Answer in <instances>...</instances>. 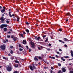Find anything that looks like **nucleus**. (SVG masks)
Masks as SVG:
<instances>
[{"label":"nucleus","mask_w":73,"mask_h":73,"mask_svg":"<svg viewBox=\"0 0 73 73\" xmlns=\"http://www.w3.org/2000/svg\"><path fill=\"white\" fill-rule=\"evenodd\" d=\"M0 20L1 21H4L5 20V18L4 19V17L2 16L1 18H0Z\"/></svg>","instance_id":"5"},{"label":"nucleus","mask_w":73,"mask_h":73,"mask_svg":"<svg viewBox=\"0 0 73 73\" xmlns=\"http://www.w3.org/2000/svg\"><path fill=\"white\" fill-rule=\"evenodd\" d=\"M59 42H62V40H59Z\"/></svg>","instance_id":"57"},{"label":"nucleus","mask_w":73,"mask_h":73,"mask_svg":"<svg viewBox=\"0 0 73 73\" xmlns=\"http://www.w3.org/2000/svg\"><path fill=\"white\" fill-rule=\"evenodd\" d=\"M16 10V11L17 12H19V9H17Z\"/></svg>","instance_id":"42"},{"label":"nucleus","mask_w":73,"mask_h":73,"mask_svg":"<svg viewBox=\"0 0 73 73\" xmlns=\"http://www.w3.org/2000/svg\"><path fill=\"white\" fill-rule=\"evenodd\" d=\"M35 40H37V37L36 36H35Z\"/></svg>","instance_id":"61"},{"label":"nucleus","mask_w":73,"mask_h":73,"mask_svg":"<svg viewBox=\"0 0 73 73\" xmlns=\"http://www.w3.org/2000/svg\"><path fill=\"white\" fill-rule=\"evenodd\" d=\"M50 48H47V50H48V51L50 50Z\"/></svg>","instance_id":"64"},{"label":"nucleus","mask_w":73,"mask_h":73,"mask_svg":"<svg viewBox=\"0 0 73 73\" xmlns=\"http://www.w3.org/2000/svg\"><path fill=\"white\" fill-rule=\"evenodd\" d=\"M9 30L11 33H13V31H12V29H9Z\"/></svg>","instance_id":"32"},{"label":"nucleus","mask_w":73,"mask_h":73,"mask_svg":"<svg viewBox=\"0 0 73 73\" xmlns=\"http://www.w3.org/2000/svg\"><path fill=\"white\" fill-rule=\"evenodd\" d=\"M12 12H9V17H12V16H13V17H15V15H14V14H13L12 15H11V13Z\"/></svg>","instance_id":"3"},{"label":"nucleus","mask_w":73,"mask_h":73,"mask_svg":"<svg viewBox=\"0 0 73 73\" xmlns=\"http://www.w3.org/2000/svg\"><path fill=\"white\" fill-rule=\"evenodd\" d=\"M15 62H16V63H19V62L18 60H15Z\"/></svg>","instance_id":"40"},{"label":"nucleus","mask_w":73,"mask_h":73,"mask_svg":"<svg viewBox=\"0 0 73 73\" xmlns=\"http://www.w3.org/2000/svg\"><path fill=\"white\" fill-rule=\"evenodd\" d=\"M6 69L8 72H10L12 70V68L8 66L7 68Z\"/></svg>","instance_id":"2"},{"label":"nucleus","mask_w":73,"mask_h":73,"mask_svg":"<svg viewBox=\"0 0 73 73\" xmlns=\"http://www.w3.org/2000/svg\"><path fill=\"white\" fill-rule=\"evenodd\" d=\"M69 73H73V70H70Z\"/></svg>","instance_id":"36"},{"label":"nucleus","mask_w":73,"mask_h":73,"mask_svg":"<svg viewBox=\"0 0 73 73\" xmlns=\"http://www.w3.org/2000/svg\"><path fill=\"white\" fill-rule=\"evenodd\" d=\"M6 23H7V24H9V21H6Z\"/></svg>","instance_id":"52"},{"label":"nucleus","mask_w":73,"mask_h":73,"mask_svg":"<svg viewBox=\"0 0 73 73\" xmlns=\"http://www.w3.org/2000/svg\"><path fill=\"white\" fill-rule=\"evenodd\" d=\"M23 34H24V35H25V34H26V33H25V32H23Z\"/></svg>","instance_id":"63"},{"label":"nucleus","mask_w":73,"mask_h":73,"mask_svg":"<svg viewBox=\"0 0 73 73\" xmlns=\"http://www.w3.org/2000/svg\"><path fill=\"white\" fill-rule=\"evenodd\" d=\"M64 40L65 41H67V39L66 38H64Z\"/></svg>","instance_id":"33"},{"label":"nucleus","mask_w":73,"mask_h":73,"mask_svg":"<svg viewBox=\"0 0 73 73\" xmlns=\"http://www.w3.org/2000/svg\"><path fill=\"white\" fill-rule=\"evenodd\" d=\"M48 41V37H47L46 38V40H45V42H46Z\"/></svg>","instance_id":"14"},{"label":"nucleus","mask_w":73,"mask_h":73,"mask_svg":"<svg viewBox=\"0 0 73 73\" xmlns=\"http://www.w3.org/2000/svg\"><path fill=\"white\" fill-rule=\"evenodd\" d=\"M44 69H48V67H46V66H44Z\"/></svg>","instance_id":"28"},{"label":"nucleus","mask_w":73,"mask_h":73,"mask_svg":"<svg viewBox=\"0 0 73 73\" xmlns=\"http://www.w3.org/2000/svg\"><path fill=\"white\" fill-rule=\"evenodd\" d=\"M3 31L4 32H7V28L6 27H5L3 28Z\"/></svg>","instance_id":"8"},{"label":"nucleus","mask_w":73,"mask_h":73,"mask_svg":"<svg viewBox=\"0 0 73 73\" xmlns=\"http://www.w3.org/2000/svg\"><path fill=\"white\" fill-rule=\"evenodd\" d=\"M18 64V66H20V67L21 66V65L20 64V63H18L17 64Z\"/></svg>","instance_id":"39"},{"label":"nucleus","mask_w":73,"mask_h":73,"mask_svg":"<svg viewBox=\"0 0 73 73\" xmlns=\"http://www.w3.org/2000/svg\"><path fill=\"white\" fill-rule=\"evenodd\" d=\"M61 73V70H59L58 72V73Z\"/></svg>","instance_id":"41"},{"label":"nucleus","mask_w":73,"mask_h":73,"mask_svg":"<svg viewBox=\"0 0 73 73\" xmlns=\"http://www.w3.org/2000/svg\"><path fill=\"white\" fill-rule=\"evenodd\" d=\"M58 66H61V64L60 63H58Z\"/></svg>","instance_id":"38"},{"label":"nucleus","mask_w":73,"mask_h":73,"mask_svg":"<svg viewBox=\"0 0 73 73\" xmlns=\"http://www.w3.org/2000/svg\"><path fill=\"white\" fill-rule=\"evenodd\" d=\"M1 12L2 13H3L5 12V9H3L2 10H1Z\"/></svg>","instance_id":"19"},{"label":"nucleus","mask_w":73,"mask_h":73,"mask_svg":"<svg viewBox=\"0 0 73 73\" xmlns=\"http://www.w3.org/2000/svg\"><path fill=\"white\" fill-rule=\"evenodd\" d=\"M66 16H71V14H70V13H68L66 14Z\"/></svg>","instance_id":"9"},{"label":"nucleus","mask_w":73,"mask_h":73,"mask_svg":"<svg viewBox=\"0 0 73 73\" xmlns=\"http://www.w3.org/2000/svg\"><path fill=\"white\" fill-rule=\"evenodd\" d=\"M26 24L27 25H29V24H30V23L28 22H26Z\"/></svg>","instance_id":"44"},{"label":"nucleus","mask_w":73,"mask_h":73,"mask_svg":"<svg viewBox=\"0 0 73 73\" xmlns=\"http://www.w3.org/2000/svg\"><path fill=\"white\" fill-rule=\"evenodd\" d=\"M58 31H59L60 32H61V31H62V29H59Z\"/></svg>","instance_id":"47"},{"label":"nucleus","mask_w":73,"mask_h":73,"mask_svg":"<svg viewBox=\"0 0 73 73\" xmlns=\"http://www.w3.org/2000/svg\"><path fill=\"white\" fill-rule=\"evenodd\" d=\"M2 50H5V45H1L0 46V48H1Z\"/></svg>","instance_id":"1"},{"label":"nucleus","mask_w":73,"mask_h":73,"mask_svg":"<svg viewBox=\"0 0 73 73\" xmlns=\"http://www.w3.org/2000/svg\"><path fill=\"white\" fill-rule=\"evenodd\" d=\"M26 47L27 48V50H28V49H29V48L28 47V46H26Z\"/></svg>","instance_id":"43"},{"label":"nucleus","mask_w":73,"mask_h":73,"mask_svg":"<svg viewBox=\"0 0 73 73\" xmlns=\"http://www.w3.org/2000/svg\"><path fill=\"white\" fill-rule=\"evenodd\" d=\"M38 58V59H40V60L42 59V58H41V57L40 56H39Z\"/></svg>","instance_id":"45"},{"label":"nucleus","mask_w":73,"mask_h":73,"mask_svg":"<svg viewBox=\"0 0 73 73\" xmlns=\"http://www.w3.org/2000/svg\"><path fill=\"white\" fill-rule=\"evenodd\" d=\"M17 38V37H14L13 38V40H14V41H16V39Z\"/></svg>","instance_id":"11"},{"label":"nucleus","mask_w":73,"mask_h":73,"mask_svg":"<svg viewBox=\"0 0 73 73\" xmlns=\"http://www.w3.org/2000/svg\"><path fill=\"white\" fill-rule=\"evenodd\" d=\"M45 37H46V35H44L42 36V37L43 38V39H44V38H45Z\"/></svg>","instance_id":"34"},{"label":"nucleus","mask_w":73,"mask_h":73,"mask_svg":"<svg viewBox=\"0 0 73 73\" xmlns=\"http://www.w3.org/2000/svg\"><path fill=\"white\" fill-rule=\"evenodd\" d=\"M13 73H18L17 71H16L15 72H13Z\"/></svg>","instance_id":"53"},{"label":"nucleus","mask_w":73,"mask_h":73,"mask_svg":"<svg viewBox=\"0 0 73 73\" xmlns=\"http://www.w3.org/2000/svg\"><path fill=\"white\" fill-rule=\"evenodd\" d=\"M3 59H4V60H6V58H5V57H3Z\"/></svg>","instance_id":"55"},{"label":"nucleus","mask_w":73,"mask_h":73,"mask_svg":"<svg viewBox=\"0 0 73 73\" xmlns=\"http://www.w3.org/2000/svg\"><path fill=\"white\" fill-rule=\"evenodd\" d=\"M10 59L11 60H13V59H14V58L13 57H12Z\"/></svg>","instance_id":"50"},{"label":"nucleus","mask_w":73,"mask_h":73,"mask_svg":"<svg viewBox=\"0 0 73 73\" xmlns=\"http://www.w3.org/2000/svg\"><path fill=\"white\" fill-rule=\"evenodd\" d=\"M31 45H35V43L33 42H31Z\"/></svg>","instance_id":"21"},{"label":"nucleus","mask_w":73,"mask_h":73,"mask_svg":"<svg viewBox=\"0 0 73 73\" xmlns=\"http://www.w3.org/2000/svg\"><path fill=\"white\" fill-rule=\"evenodd\" d=\"M8 33H9V34H11V32L10 31H9L8 32Z\"/></svg>","instance_id":"58"},{"label":"nucleus","mask_w":73,"mask_h":73,"mask_svg":"<svg viewBox=\"0 0 73 73\" xmlns=\"http://www.w3.org/2000/svg\"><path fill=\"white\" fill-rule=\"evenodd\" d=\"M31 52V49L29 48V52Z\"/></svg>","instance_id":"51"},{"label":"nucleus","mask_w":73,"mask_h":73,"mask_svg":"<svg viewBox=\"0 0 73 73\" xmlns=\"http://www.w3.org/2000/svg\"><path fill=\"white\" fill-rule=\"evenodd\" d=\"M19 35L20 36H21L22 37H23V34H19Z\"/></svg>","instance_id":"37"},{"label":"nucleus","mask_w":73,"mask_h":73,"mask_svg":"<svg viewBox=\"0 0 73 73\" xmlns=\"http://www.w3.org/2000/svg\"><path fill=\"white\" fill-rule=\"evenodd\" d=\"M3 27H7V24H3Z\"/></svg>","instance_id":"22"},{"label":"nucleus","mask_w":73,"mask_h":73,"mask_svg":"<svg viewBox=\"0 0 73 73\" xmlns=\"http://www.w3.org/2000/svg\"><path fill=\"white\" fill-rule=\"evenodd\" d=\"M7 38H10V37H11V36H10V35H7Z\"/></svg>","instance_id":"35"},{"label":"nucleus","mask_w":73,"mask_h":73,"mask_svg":"<svg viewBox=\"0 0 73 73\" xmlns=\"http://www.w3.org/2000/svg\"><path fill=\"white\" fill-rule=\"evenodd\" d=\"M51 69H52V70H53V67H51Z\"/></svg>","instance_id":"62"},{"label":"nucleus","mask_w":73,"mask_h":73,"mask_svg":"<svg viewBox=\"0 0 73 73\" xmlns=\"http://www.w3.org/2000/svg\"><path fill=\"white\" fill-rule=\"evenodd\" d=\"M59 50L60 52H61V51H62V50H61V49L59 48Z\"/></svg>","instance_id":"56"},{"label":"nucleus","mask_w":73,"mask_h":73,"mask_svg":"<svg viewBox=\"0 0 73 73\" xmlns=\"http://www.w3.org/2000/svg\"><path fill=\"white\" fill-rule=\"evenodd\" d=\"M48 46H51V44L50 43H49L48 44Z\"/></svg>","instance_id":"60"},{"label":"nucleus","mask_w":73,"mask_h":73,"mask_svg":"<svg viewBox=\"0 0 73 73\" xmlns=\"http://www.w3.org/2000/svg\"><path fill=\"white\" fill-rule=\"evenodd\" d=\"M61 59L62 60H63V61H65V60L64 59V57H62L61 58Z\"/></svg>","instance_id":"20"},{"label":"nucleus","mask_w":73,"mask_h":73,"mask_svg":"<svg viewBox=\"0 0 73 73\" xmlns=\"http://www.w3.org/2000/svg\"><path fill=\"white\" fill-rule=\"evenodd\" d=\"M30 69L31 70L33 71V66H32L30 65L29 66Z\"/></svg>","instance_id":"6"},{"label":"nucleus","mask_w":73,"mask_h":73,"mask_svg":"<svg viewBox=\"0 0 73 73\" xmlns=\"http://www.w3.org/2000/svg\"><path fill=\"white\" fill-rule=\"evenodd\" d=\"M40 37L38 36L37 38V40H40Z\"/></svg>","instance_id":"27"},{"label":"nucleus","mask_w":73,"mask_h":73,"mask_svg":"<svg viewBox=\"0 0 73 73\" xmlns=\"http://www.w3.org/2000/svg\"><path fill=\"white\" fill-rule=\"evenodd\" d=\"M26 31L27 33H29V30H28V29H26Z\"/></svg>","instance_id":"29"},{"label":"nucleus","mask_w":73,"mask_h":73,"mask_svg":"<svg viewBox=\"0 0 73 73\" xmlns=\"http://www.w3.org/2000/svg\"><path fill=\"white\" fill-rule=\"evenodd\" d=\"M19 48H23V47L21 46V45L20 44H19Z\"/></svg>","instance_id":"30"},{"label":"nucleus","mask_w":73,"mask_h":73,"mask_svg":"<svg viewBox=\"0 0 73 73\" xmlns=\"http://www.w3.org/2000/svg\"><path fill=\"white\" fill-rule=\"evenodd\" d=\"M64 58H69V57L68 56H64Z\"/></svg>","instance_id":"24"},{"label":"nucleus","mask_w":73,"mask_h":73,"mask_svg":"<svg viewBox=\"0 0 73 73\" xmlns=\"http://www.w3.org/2000/svg\"><path fill=\"white\" fill-rule=\"evenodd\" d=\"M38 49L39 50H41V48L40 47H38Z\"/></svg>","instance_id":"59"},{"label":"nucleus","mask_w":73,"mask_h":73,"mask_svg":"<svg viewBox=\"0 0 73 73\" xmlns=\"http://www.w3.org/2000/svg\"><path fill=\"white\" fill-rule=\"evenodd\" d=\"M13 46H11L10 47V48H11V49H12V48H13Z\"/></svg>","instance_id":"49"},{"label":"nucleus","mask_w":73,"mask_h":73,"mask_svg":"<svg viewBox=\"0 0 73 73\" xmlns=\"http://www.w3.org/2000/svg\"><path fill=\"white\" fill-rule=\"evenodd\" d=\"M25 43L26 44H27V41L23 40V44H25Z\"/></svg>","instance_id":"10"},{"label":"nucleus","mask_w":73,"mask_h":73,"mask_svg":"<svg viewBox=\"0 0 73 73\" xmlns=\"http://www.w3.org/2000/svg\"><path fill=\"white\" fill-rule=\"evenodd\" d=\"M62 70L63 72H66V69L64 68H62Z\"/></svg>","instance_id":"7"},{"label":"nucleus","mask_w":73,"mask_h":73,"mask_svg":"<svg viewBox=\"0 0 73 73\" xmlns=\"http://www.w3.org/2000/svg\"><path fill=\"white\" fill-rule=\"evenodd\" d=\"M32 48H35V45H32L31 46Z\"/></svg>","instance_id":"23"},{"label":"nucleus","mask_w":73,"mask_h":73,"mask_svg":"<svg viewBox=\"0 0 73 73\" xmlns=\"http://www.w3.org/2000/svg\"><path fill=\"white\" fill-rule=\"evenodd\" d=\"M36 21H37V22H38V23H40V21H39L38 20H36Z\"/></svg>","instance_id":"54"},{"label":"nucleus","mask_w":73,"mask_h":73,"mask_svg":"<svg viewBox=\"0 0 73 73\" xmlns=\"http://www.w3.org/2000/svg\"><path fill=\"white\" fill-rule=\"evenodd\" d=\"M43 61H44V62H45V63H46L47 65H49V63L48 62H45V61L44 60H43Z\"/></svg>","instance_id":"17"},{"label":"nucleus","mask_w":73,"mask_h":73,"mask_svg":"<svg viewBox=\"0 0 73 73\" xmlns=\"http://www.w3.org/2000/svg\"><path fill=\"white\" fill-rule=\"evenodd\" d=\"M0 28H4L3 24H2L1 25V26H0Z\"/></svg>","instance_id":"18"},{"label":"nucleus","mask_w":73,"mask_h":73,"mask_svg":"<svg viewBox=\"0 0 73 73\" xmlns=\"http://www.w3.org/2000/svg\"><path fill=\"white\" fill-rule=\"evenodd\" d=\"M49 58H51L52 59H55V57H51V56H50L49 57Z\"/></svg>","instance_id":"15"},{"label":"nucleus","mask_w":73,"mask_h":73,"mask_svg":"<svg viewBox=\"0 0 73 73\" xmlns=\"http://www.w3.org/2000/svg\"><path fill=\"white\" fill-rule=\"evenodd\" d=\"M34 60L35 61H38V59H37L36 57H35L34 58Z\"/></svg>","instance_id":"13"},{"label":"nucleus","mask_w":73,"mask_h":73,"mask_svg":"<svg viewBox=\"0 0 73 73\" xmlns=\"http://www.w3.org/2000/svg\"><path fill=\"white\" fill-rule=\"evenodd\" d=\"M19 50L21 52V51H23V49H22V48H20L19 49Z\"/></svg>","instance_id":"31"},{"label":"nucleus","mask_w":73,"mask_h":73,"mask_svg":"<svg viewBox=\"0 0 73 73\" xmlns=\"http://www.w3.org/2000/svg\"><path fill=\"white\" fill-rule=\"evenodd\" d=\"M64 46L65 47H66V48H68V46L66 45V44H65L64 45Z\"/></svg>","instance_id":"46"},{"label":"nucleus","mask_w":73,"mask_h":73,"mask_svg":"<svg viewBox=\"0 0 73 73\" xmlns=\"http://www.w3.org/2000/svg\"><path fill=\"white\" fill-rule=\"evenodd\" d=\"M72 57H73V50H71L70 51Z\"/></svg>","instance_id":"12"},{"label":"nucleus","mask_w":73,"mask_h":73,"mask_svg":"<svg viewBox=\"0 0 73 73\" xmlns=\"http://www.w3.org/2000/svg\"><path fill=\"white\" fill-rule=\"evenodd\" d=\"M13 50H11L10 51V53L11 54H13Z\"/></svg>","instance_id":"26"},{"label":"nucleus","mask_w":73,"mask_h":73,"mask_svg":"<svg viewBox=\"0 0 73 73\" xmlns=\"http://www.w3.org/2000/svg\"><path fill=\"white\" fill-rule=\"evenodd\" d=\"M16 17L17 19V21H19V20H20V17L18 15H17L16 16Z\"/></svg>","instance_id":"4"},{"label":"nucleus","mask_w":73,"mask_h":73,"mask_svg":"<svg viewBox=\"0 0 73 73\" xmlns=\"http://www.w3.org/2000/svg\"><path fill=\"white\" fill-rule=\"evenodd\" d=\"M33 69H36V67L35 66H33Z\"/></svg>","instance_id":"25"},{"label":"nucleus","mask_w":73,"mask_h":73,"mask_svg":"<svg viewBox=\"0 0 73 73\" xmlns=\"http://www.w3.org/2000/svg\"><path fill=\"white\" fill-rule=\"evenodd\" d=\"M1 21V23H5V22H4V21Z\"/></svg>","instance_id":"48"},{"label":"nucleus","mask_w":73,"mask_h":73,"mask_svg":"<svg viewBox=\"0 0 73 73\" xmlns=\"http://www.w3.org/2000/svg\"><path fill=\"white\" fill-rule=\"evenodd\" d=\"M14 66L15 68H18V67H19V66H18V65L17 64H15Z\"/></svg>","instance_id":"16"}]
</instances>
